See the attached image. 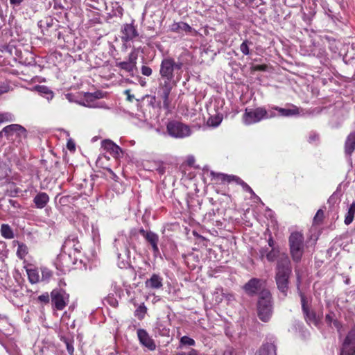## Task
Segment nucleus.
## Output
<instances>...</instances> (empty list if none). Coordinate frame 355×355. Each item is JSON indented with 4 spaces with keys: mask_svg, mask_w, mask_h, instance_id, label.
<instances>
[{
    "mask_svg": "<svg viewBox=\"0 0 355 355\" xmlns=\"http://www.w3.org/2000/svg\"><path fill=\"white\" fill-rule=\"evenodd\" d=\"M292 275V267L289 257L286 254L277 259L275 272V282L278 290L286 297L289 288V279Z\"/></svg>",
    "mask_w": 355,
    "mask_h": 355,
    "instance_id": "nucleus-1",
    "label": "nucleus"
},
{
    "mask_svg": "<svg viewBox=\"0 0 355 355\" xmlns=\"http://www.w3.org/2000/svg\"><path fill=\"white\" fill-rule=\"evenodd\" d=\"M258 318L263 322L270 321L273 313L272 295L268 290L263 289L259 293L257 304Z\"/></svg>",
    "mask_w": 355,
    "mask_h": 355,
    "instance_id": "nucleus-2",
    "label": "nucleus"
},
{
    "mask_svg": "<svg viewBox=\"0 0 355 355\" xmlns=\"http://www.w3.org/2000/svg\"><path fill=\"white\" fill-rule=\"evenodd\" d=\"M290 254L294 262L301 261L304 252V238L299 232H292L288 239Z\"/></svg>",
    "mask_w": 355,
    "mask_h": 355,
    "instance_id": "nucleus-3",
    "label": "nucleus"
},
{
    "mask_svg": "<svg viewBox=\"0 0 355 355\" xmlns=\"http://www.w3.org/2000/svg\"><path fill=\"white\" fill-rule=\"evenodd\" d=\"M182 62H175L173 58L170 57L165 58L161 62L159 74L163 80L175 83L173 80L175 74L182 69Z\"/></svg>",
    "mask_w": 355,
    "mask_h": 355,
    "instance_id": "nucleus-4",
    "label": "nucleus"
},
{
    "mask_svg": "<svg viewBox=\"0 0 355 355\" xmlns=\"http://www.w3.org/2000/svg\"><path fill=\"white\" fill-rule=\"evenodd\" d=\"M275 116L273 112H268L265 107H259L255 109L245 108L243 116V122L246 125L253 124L259 122L262 119Z\"/></svg>",
    "mask_w": 355,
    "mask_h": 355,
    "instance_id": "nucleus-5",
    "label": "nucleus"
},
{
    "mask_svg": "<svg viewBox=\"0 0 355 355\" xmlns=\"http://www.w3.org/2000/svg\"><path fill=\"white\" fill-rule=\"evenodd\" d=\"M175 85V83H169L168 80H163L159 83L157 95L163 101L164 109L168 111L171 108L170 94Z\"/></svg>",
    "mask_w": 355,
    "mask_h": 355,
    "instance_id": "nucleus-6",
    "label": "nucleus"
},
{
    "mask_svg": "<svg viewBox=\"0 0 355 355\" xmlns=\"http://www.w3.org/2000/svg\"><path fill=\"white\" fill-rule=\"evenodd\" d=\"M166 130L168 135L175 138H184L191 135L189 127L177 121H169Z\"/></svg>",
    "mask_w": 355,
    "mask_h": 355,
    "instance_id": "nucleus-7",
    "label": "nucleus"
},
{
    "mask_svg": "<svg viewBox=\"0 0 355 355\" xmlns=\"http://www.w3.org/2000/svg\"><path fill=\"white\" fill-rule=\"evenodd\" d=\"M53 306L56 310L62 311L69 302V295L62 288H55L51 292Z\"/></svg>",
    "mask_w": 355,
    "mask_h": 355,
    "instance_id": "nucleus-8",
    "label": "nucleus"
},
{
    "mask_svg": "<svg viewBox=\"0 0 355 355\" xmlns=\"http://www.w3.org/2000/svg\"><path fill=\"white\" fill-rule=\"evenodd\" d=\"M137 51L134 49L129 54L128 61H119V60L116 59L115 66L128 73L130 76H133L134 71L137 69Z\"/></svg>",
    "mask_w": 355,
    "mask_h": 355,
    "instance_id": "nucleus-9",
    "label": "nucleus"
},
{
    "mask_svg": "<svg viewBox=\"0 0 355 355\" xmlns=\"http://www.w3.org/2000/svg\"><path fill=\"white\" fill-rule=\"evenodd\" d=\"M3 134H4L8 139H12L14 135L19 138H26V130L21 125L11 124L2 129L0 132V135L1 136Z\"/></svg>",
    "mask_w": 355,
    "mask_h": 355,
    "instance_id": "nucleus-10",
    "label": "nucleus"
},
{
    "mask_svg": "<svg viewBox=\"0 0 355 355\" xmlns=\"http://www.w3.org/2000/svg\"><path fill=\"white\" fill-rule=\"evenodd\" d=\"M139 233L144 238L146 241L151 246L153 253L156 255L159 252L158 248L159 236L157 234L150 231L145 230L144 228L139 230Z\"/></svg>",
    "mask_w": 355,
    "mask_h": 355,
    "instance_id": "nucleus-11",
    "label": "nucleus"
},
{
    "mask_svg": "<svg viewBox=\"0 0 355 355\" xmlns=\"http://www.w3.org/2000/svg\"><path fill=\"white\" fill-rule=\"evenodd\" d=\"M139 343L150 351H154L156 349V344L153 339L149 336L148 333L143 329H139L137 331Z\"/></svg>",
    "mask_w": 355,
    "mask_h": 355,
    "instance_id": "nucleus-12",
    "label": "nucleus"
},
{
    "mask_svg": "<svg viewBox=\"0 0 355 355\" xmlns=\"http://www.w3.org/2000/svg\"><path fill=\"white\" fill-rule=\"evenodd\" d=\"M121 40L128 42L139 35L135 27L132 24H125L121 28Z\"/></svg>",
    "mask_w": 355,
    "mask_h": 355,
    "instance_id": "nucleus-13",
    "label": "nucleus"
},
{
    "mask_svg": "<svg viewBox=\"0 0 355 355\" xmlns=\"http://www.w3.org/2000/svg\"><path fill=\"white\" fill-rule=\"evenodd\" d=\"M261 282L259 279L252 278L243 286L245 291L250 295H254L261 289Z\"/></svg>",
    "mask_w": 355,
    "mask_h": 355,
    "instance_id": "nucleus-14",
    "label": "nucleus"
},
{
    "mask_svg": "<svg viewBox=\"0 0 355 355\" xmlns=\"http://www.w3.org/2000/svg\"><path fill=\"white\" fill-rule=\"evenodd\" d=\"M163 279L157 274H153L150 278L145 282V286L148 288L159 289L163 286Z\"/></svg>",
    "mask_w": 355,
    "mask_h": 355,
    "instance_id": "nucleus-15",
    "label": "nucleus"
},
{
    "mask_svg": "<svg viewBox=\"0 0 355 355\" xmlns=\"http://www.w3.org/2000/svg\"><path fill=\"white\" fill-rule=\"evenodd\" d=\"M256 354L277 355V346L273 343H265L260 347Z\"/></svg>",
    "mask_w": 355,
    "mask_h": 355,
    "instance_id": "nucleus-16",
    "label": "nucleus"
},
{
    "mask_svg": "<svg viewBox=\"0 0 355 355\" xmlns=\"http://www.w3.org/2000/svg\"><path fill=\"white\" fill-rule=\"evenodd\" d=\"M345 153L350 157L355 150V132H350L345 141Z\"/></svg>",
    "mask_w": 355,
    "mask_h": 355,
    "instance_id": "nucleus-17",
    "label": "nucleus"
},
{
    "mask_svg": "<svg viewBox=\"0 0 355 355\" xmlns=\"http://www.w3.org/2000/svg\"><path fill=\"white\" fill-rule=\"evenodd\" d=\"M170 31L174 33H180L181 32L191 33L194 29L188 24L180 21L173 22L170 26Z\"/></svg>",
    "mask_w": 355,
    "mask_h": 355,
    "instance_id": "nucleus-18",
    "label": "nucleus"
},
{
    "mask_svg": "<svg viewBox=\"0 0 355 355\" xmlns=\"http://www.w3.org/2000/svg\"><path fill=\"white\" fill-rule=\"evenodd\" d=\"M304 320L309 324H313L315 326H318L320 323V318L317 316L316 313L311 309V307L302 311Z\"/></svg>",
    "mask_w": 355,
    "mask_h": 355,
    "instance_id": "nucleus-19",
    "label": "nucleus"
},
{
    "mask_svg": "<svg viewBox=\"0 0 355 355\" xmlns=\"http://www.w3.org/2000/svg\"><path fill=\"white\" fill-rule=\"evenodd\" d=\"M272 109L278 111L279 115L282 116H293L299 114V109L294 105H291L290 108H282L275 106Z\"/></svg>",
    "mask_w": 355,
    "mask_h": 355,
    "instance_id": "nucleus-20",
    "label": "nucleus"
},
{
    "mask_svg": "<svg viewBox=\"0 0 355 355\" xmlns=\"http://www.w3.org/2000/svg\"><path fill=\"white\" fill-rule=\"evenodd\" d=\"M49 201V197L47 193L44 192H40L37 194L34 199L33 202L37 208L42 209L44 208L48 202Z\"/></svg>",
    "mask_w": 355,
    "mask_h": 355,
    "instance_id": "nucleus-21",
    "label": "nucleus"
},
{
    "mask_svg": "<svg viewBox=\"0 0 355 355\" xmlns=\"http://www.w3.org/2000/svg\"><path fill=\"white\" fill-rule=\"evenodd\" d=\"M219 175L222 176L223 180L227 182H231L232 180L236 179L238 182L242 186V187L245 191L254 194V191L252 189V188L247 183L244 182L242 180L239 179V178H236L235 176L227 175L224 174H220Z\"/></svg>",
    "mask_w": 355,
    "mask_h": 355,
    "instance_id": "nucleus-22",
    "label": "nucleus"
},
{
    "mask_svg": "<svg viewBox=\"0 0 355 355\" xmlns=\"http://www.w3.org/2000/svg\"><path fill=\"white\" fill-rule=\"evenodd\" d=\"M102 146L104 148L111 151L116 155H119V153L122 152L121 148L110 140L103 141Z\"/></svg>",
    "mask_w": 355,
    "mask_h": 355,
    "instance_id": "nucleus-23",
    "label": "nucleus"
},
{
    "mask_svg": "<svg viewBox=\"0 0 355 355\" xmlns=\"http://www.w3.org/2000/svg\"><path fill=\"white\" fill-rule=\"evenodd\" d=\"M297 288L298 291L299 295L300 297L302 311H304V310L306 309L307 308L310 307V306L308 304V299H307L306 296L300 289V277L299 275H297Z\"/></svg>",
    "mask_w": 355,
    "mask_h": 355,
    "instance_id": "nucleus-24",
    "label": "nucleus"
},
{
    "mask_svg": "<svg viewBox=\"0 0 355 355\" xmlns=\"http://www.w3.org/2000/svg\"><path fill=\"white\" fill-rule=\"evenodd\" d=\"M325 322L328 326H331L333 324L338 330L342 327L340 322L335 318V313L333 311H330L325 315Z\"/></svg>",
    "mask_w": 355,
    "mask_h": 355,
    "instance_id": "nucleus-25",
    "label": "nucleus"
},
{
    "mask_svg": "<svg viewBox=\"0 0 355 355\" xmlns=\"http://www.w3.org/2000/svg\"><path fill=\"white\" fill-rule=\"evenodd\" d=\"M343 346L346 347H355V329H352L347 334Z\"/></svg>",
    "mask_w": 355,
    "mask_h": 355,
    "instance_id": "nucleus-26",
    "label": "nucleus"
},
{
    "mask_svg": "<svg viewBox=\"0 0 355 355\" xmlns=\"http://www.w3.org/2000/svg\"><path fill=\"white\" fill-rule=\"evenodd\" d=\"M28 280L31 284H36L40 281V275L37 269L28 268L26 269Z\"/></svg>",
    "mask_w": 355,
    "mask_h": 355,
    "instance_id": "nucleus-27",
    "label": "nucleus"
},
{
    "mask_svg": "<svg viewBox=\"0 0 355 355\" xmlns=\"http://www.w3.org/2000/svg\"><path fill=\"white\" fill-rule=\"evenodd\" d=\"M355 216V202L352 203L348 209V211L345 215V224L349 225L354 220Z\"/></svg>",
    "mask_w": 355,
    "mask_h": 355,
    "instance_id": "nucleus-28",
    "label": "nucleus"
},
{
    "mask_svg": "<svg viewBox=\"0 0 355 355\" xmlns=\"http://www.w3.org/2000/svg\"><path fill=\"white\" fill-rule=\"evenodd\" d=\"M1 233L5 239H10L14 237V234L10 227L7 224H3L1 226Z\"/></svg>",
    "mask_w": 355,
    "mask_h": 355,
    "instance_id": "nucleus-29",
    "label": "nucleus"
},
{
    "mask_svg": "<svg viewBox=\"0 0 355 355\" xmlns=\"http://www.w3.org/2000/svg\"><path fill=\"white\" fill-rule=\"evenodd\" d=\"M146 312H147V308L143 303V304H140L137 307V309L135 310V316L141 320L144 319Z\"/></svg>",
    "mask_w": 355,
    "mask_h": 355,
    "instance_id": "nucleus-30",
    "label": "nucleus"
},
{
    "mask_svg": "<svg viewBox=\"0 0 355 355\" xmlns=\"http://www.w3.org/2000/svg\"><path fill=\"white\" fill-rule=\"evenodd\" d=\"M39 92L43 95L48 101L51 100L53 97V93L46 86H40Z\"/></svg>",
    "mask_w": 355,
    "mask_h": 355,
    "instance_id": "nucleus-31",
    "label": "nucleus"
},
{
    "mask_svg": "<svg viewBox=\"0 0 355 355\" xmlns=\"http://www.w3.org/2000/svg\"><path fill=\"white\" fill-rule=\"evenodd\" d=\"M28 254V248L24 243H19L17 254L19 258L23 259Z\"/></svg>",
    "mask_w": 355,
    "mask_h": 355,
    "instance_id": "nucleus-32",
    "label": "nucleus"
},
{
    "mask_svg": "<svg viewBox=\"0 0 355 355\" xmlns=\"http://www.w3.org/2000/svg\"><path fill=\"white\" fill-rule=\"evenodd\" d=\"M42 281L48 282L52 277L53 272L46 267L41 268Z\"/></svg>",
    "mask_w": 355,
    "mask_h": 355,
    "instance_id": "nucleus-33",
    "label": "nucleus"
},
{
    "mask_svg": "<svg viewBox=\"0 0 355 355\" xmlns=\"http://www.w3.org/2000/svg\"><path fill=\"white\" fill-rule=\"evenodd\" d=\"M195 345L196 342L193 338L184 336L180 338L179 347H181L182 345L194 346Z\"/></svg>",
    "mask_w": 355,
    "mask_h": 355,
    "instance_id": "nucleus-34",
    "label": "nucleus"
},
{
    "mask_svg": "<svg viewBox=\"0 0 355 355\" xmlns=\"http://www.w3.org/2000/svg\"><path fill=\"white\" fill-rule=\"evenodd\" d=\"M222 121V117L220 116H211L208 121L207 123L209 125L216 127L218 126Z\"/></svg>",
    "mask_w": 355,
    "mask_h": 355,
    "instance_id": "nucleus-35",
    "label": "nucleus"
},
{
    "mask_svg": "<svg viewBox=\"0 0 355 355\" xmlns=\"http://www.w3.org/2000/svg\"><path fill=\"white\" fill-rule=\"evenodd\" d=\"M13 120V115L9 112L0 114V124L4 122L12 121Z\"/></svg>",
    "mask_w": 355,
    "mask_h": 355,
    "instance_id": "nucleus-36",
    "label": "nucleus"
},
{
    "mask_svg": "<svg viewBox=\"0 0 355 355\" xmlns=\"http://www.w3.org/2000/svg\"><path fill=\"white\" fill-rule=\"evenodd\" d=\"M252 44V42L245 40L242 42V44L240 46V50L245 55H248L250 54V49H249V45Z\"/></svg>",
    "mask_w": 355,
    "mask_h": 355,
    "instance_id": "nucleus-37",
    "label": "nucleus"
},
{
    "mask_svg": "<svg viewBox=\"0 0 355 355\" xmlns=\"http://www.w3.org/2000/svg\"><path fill=\"white\" fill-rule=\"evenodd\" d=\"M339 355H355V347H346L343 346Z\"/></svg>",
    "mask_w": 355,
    "mask_h": 355,
    "instance_id": "nucleus-38",
    "label": "nucleus"
},
{
    "mask_svg": "<svg viewBox=\"0 0 355 355\" xmlns=\"http://www.w3.org/2000/svg\"><path fill=\"white\" fill-rule=\"evenodd\" d=\"M278 253H279L278 251H276L273 249L271 250L266 254V258H267L268 261L270 262L274 261L276 259V258L277 257Z\"/></svg>",
    "mask_w": 355,
    "mask_h": 355,
    "instance_id": "nucleus-39",
    "label": "nucleus"
},
{
    "mask_svg": "<svg viewBox=\"0 0 355 355\" xmlns=\"http://www.w3.org/2000/svg\"><path fill=\"white\" fill-rule=\"evenodd\" d=\"M324 218V212L322 209L318 210L316 214L314 216L313 222L315 223H320L322 221Z\"/></svg>",
    "mask_w": 355,
    "mask_h": 355,
    "instance_id": "nucleus-40",
    "label": "nucleus"
},
{
    "mask_svg": "<svg viewBox=\"0 0 355 355\" xmlns=\"http://www.w3.org/2000/svg\"><path fill=\"white\" fill-rule=\"evenodd\" d=\"M37 300L39 302L44 304H48L50 301L49 295L48 293H44L38 296Z\"/></svg>",
    "mask_w": 355,
    "mask_h": 355,
    "instance_id": "nucleus-41",
    "label": "nucleus"
},
{
    "mask_svg": "<svg viewBox=\"0 0 355 355\" xmlns=\"http://www.w3.org/2000/svg\"><path fill=\"white\" fill-rule=\"evenodd\" d=\"M85 97L87 98V99H98V98H102V94L101 92H94V93H87L86 95H85Z\"/></svg>",
    "mask_w": 355,
    "mask_h": 355,
    "instance_id": "nucleus-42",
    "label": "nucleus"
},
{
    "mask_svg": "<svg viewBox=\"0 0 355 355\" xmlns=\"http://www.w3.org/2000/svg\"><path fill=\"white\" fill-rule=\"evenodd\" d=\"M175 355H199L198 352L193 348H190L187 352H180Z\"/></svg>",
    "mask_w": 355,
    "mask_h": 355,
    "instance_id": "nucleus-43",
    "label": "nucleus"
},
{
    "mask_svg": "<svg viewBox=\"0 0 355 355\" xmlns=\"http://www.w3.org/2000/svg\"><path fill=\"white\" fill-rule=\"evenodd\" d=\"M141 72L144 76H150L152 74V69L148 66L143 65L141 68Z\"/></svg>",
    "mask_w": 355,
    "mask_h": 355,
    "instance_id": "nucleus-44",
    "label": "nucleus"
},
{
    "mask_svg": "<svg viewBox=\"0 0 355 355\" xmlns=\"http://www.w3.org/2000/svg\"><path fill=\"white\" fill-rule=\"evenodd\" d=\"M67 147L71 152H73L76 150L75 143L71 139L68 140L67 144Z\"/></svg>",
    "mask_w": 355,
    "mask_h": 355,
    "instance_id": "nucleus-45",
    "label": "nucleus"
},
{
    "mask_svg": "<svg viewBox=\"0 0 355 355\" xmlns=\"http://www.w3.org/2000/svg\"><path fill=\"white\" fill-rule=\"evenodd\" d=\"M66 347H67V350L68 353L70 355H73V352H74L73 340L71 343H67V345H66Z\"/></svg>",
    "mask_w": 355,
    "mask_h": 355,
    "instance_id": "nucleus-46",
    "label": "nucleus"
},
{
    "mask_svg": "<svg viewBox=\"0 0 355 355\" xmlns=\"http://www.w3.org/2000/svg\"><path fill=\"white\" fill-rule=\"evenodd\" d=\"M124 94L127 95V100L130 102H132L135 99V96L130 94V89H125Z\"/></svg>",
    "mask_w": 355,
    "mask_h": 355,
    "instance_id": "nucleus-47",
    "label": "nucleus"
},
{
    "mask_svg": "<svg viewBox=\"0 0 355 355\" xmlns=\"http://www.w3.org/2000/svg\"><path fill=\"white\" fill-rule=\"evenodd\" d=\"M319 139V135L318 134L315 132H313L310 135L309 141V142H313L315 141H318Z\"/></svg>",
    "mask_w": 355,
    "mask_h": 355,
    "instance_id": "nucleus-48",
    "label": "nucleus"
},
{
    "mask_svg": "<svg viewBox=\"0 0 355 355\" xmlns=\"http://www.w3.org/2000/svg\"><path fill=\"white\" fill-rule=\"evenodd\" d=\"M73 339L72 338L66 337L64 336H60V340L62 341L65 345H67V343H71Z\"/></svg>",
    "mask_w": 355,
    "mask_h": 355,
    "instance_id": "nucleus-49",
    "label": "nucleus"
},
{
    "mask_svg": "<svg viewBox=\"0 0 355 355\" xmlns=\"http://www.w3.org/2000/svg\"><path fill=\"white\" fill-rule=\"evenodd\" d=\"M24 0H10V3L13 6H19Z\"/></svg>",
    "mask_w": 355,
    "mask_h": 355,
    "instance_id": "nucleus-50",
    "label": "nucleus"
},
{
    "mask_svg": "<svg viewBox=\"0 0 355 355\" xmlns=\"http://www.w3.org/2000/svg\"><path fill=\"white\" fill-rule=\"evenodd\" d=\"M9 203L14 207H19V204L17 201L15 200H11L10 199L9 200Z\"/></svg>",
    "mask_w": 355,
    "mask_h": 355,
    "instance_id": "nucleus-51",
    "label": "nucleus"
},
{
    "mask_svg": "<svg viewBox=\"0 0 355 355\" xmlns=\"http://www.w3.org/2000/svg\"><path fill=\"white\" fill-rule=\"evenodd\" d=\"M257 69L260 71H265L266 70L267 66L266 65H258L257 66Z\"/></svg>",
    "mask_w": 355,
    "mask_h": 355,
    "instance_id": "nucleus-52",
    "label": "nucleus"
},
{
    "mask_svg": "<svg viewBox=\"0 0 355 355\" xmlns=\"http://www.w3.org/2000/svg\"><path fill=\"white\" fill-rule=\"evenodd\" d=\"M335 198H336V194H335V193H334V194H332V195L330 196V198H329V200H328V202H334V200H335Z\"/></svg>",
    "mask_w": 355,
    "mask_h": 355,
    "instance_id": "nucleus-53",
    "label": "nucleus"
},
{
    "mask_svg": "<svg viewBox=\"0 0 355 355\" xmlns=\"http://www.w3.org/2000/svg\"><path fill=\"white\" fill-rule=\"evenodd\" d=\"M268 244H269V245H270V247H272V245H273V241H272V239H269V241H268Z\"/></svg>",
    "mask_w": 355,
    "mask_h": 355,
    "instance_id": "nucleus-54",
    "label": "nucleus"
},
{
    "mask_svg": "<svg viewBox=\"0 0 355 355\" xmlns=\"http://www.w3.org/2000/svg\"><path fill=\"white\" fill-rule=\"evenodd\" d=\"M158 171L160 174H163L164 173V170L163 168H158Z\"/></svg>",
    "mask_w": 355,
    "mask_h": 355,
    "instance_id": "nucleus-55",
    "label": "nucleus"
},
{
    "mask_svg": "<svg viewBox=\"0 0 355 355\" xmlns=\"http://www.w3.org/2000/svg\"><path fill=\"white\" fill-rule=\"evenodd\" d=\"M70 242H71V240H70L69 239H67V240L65 241V244H66V245H69Z\"/></svg>",
    "mask_w": 355,
    "mask_h": 355,
    "instance_id": "nucleus-56",
    "label": "nucleus"
},
{
    "mask_svg": "<svg viewBox=\"0 0 355 355\" xmlns=\"http://www.w3.org/2000/svg\"><path fill=\"white\" fill-rule=\"evenodd\" d=\"M168 332H169V331H168V330L165 329V331L162 334V335H166V334H168Z\"/></svg>",
    "mask_w": 355,
    "mask_h": 355,
    "instance_id": "nucleus-57",
    "label": "nucleus"
},
{
    "mask_svg": "<svg viewBox=\"0 0 355 355\" xmlns=\"http://www.w3.org/2000/svg\"><path fill=\"white\" fill-rule=\"evenodd\" d=\"M110 171L113 175V176H116V175L112 172V171L110 170Z\"/></svg>",
    "mask_w": 355,
    "mask_h": 355,
    "instance_id": "nucleus-58",
    "label": "nucleus"
},
{
    "mask_svg": "<svg viewBox=\"0 0 355 355\" xmlns=\"http://www.w3.org/2000/svg\"><path fill=\"white\" fill-rule=\"evenodd\" d=\"M250 3L253 2L254 0H248Z\"/></svg>",
    "mask_w": 355,
    "mask_h": 355,
    "instance_id": "nucleus-59",
    "label": "nucleus"
},
{
    "mask_svg": "<svg viewBox=\"0 0 355 355\" xmlns=\"http://www.w3.org/2000/svg\"><path fill=\"white\" fill-rule=\"evenodd\" d=\"M120 255L121 254L120 253H118V257L120 258Z\"/></svg>",
    "mask_w": 355,
    "mask_h": 355,
    "instance_id": "nucleus-60",
    "label": "nucleus"
},
{
    "mask_svg": "<svg viewBox=\"0 0 355 355\" xmlns=\"http://www.w3.org/2000/svg\"><path fill=\"white\" fill-rule=\"evenodd\" d=\"M2 93H3V92L0 90V94H1Z\"/></svg>",
    "mask_w": 355,
    "mask_h": 355,
    "instance_id": "nucleus-61",
    "label": "nucleus"
}]
</instances>
